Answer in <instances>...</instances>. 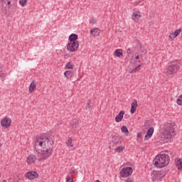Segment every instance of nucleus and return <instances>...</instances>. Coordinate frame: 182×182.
Returning <instances> with one entry per match:
<instances>
[{
  "mask_svg": "<svg viewBox=\"0 0 182 182\" xmlns=\"http://www.w3.org/2000/svg\"><path fill=\"white\" fill-rule=\"evenodd\" d=\"M66 182H73V178H72L70 176H68L66 178Z\"/></svg>",
  "mask_w": 182,
  "mask_h": 182,
  "instance_id": "f704fd0d",
  "label": "nucleus"
},
{
  "mask_svg": "<svg viewBox=\"0 0 182 182\" xmlns=\"http://www.w3.org/2000/svg\"><path fill=\"white\" fill-rule=\"evenodd\" d=\"M140 58V56L139 55H136V57H135V59H136V60H139Z\"/></svg>",
  "mask_w": 182,
  "mask_h": 182,
  "instance_id": "ea45409f",
  "label": "nucleus"
},
{
  "mask_svg": "<svg viewBox=\"0 0 182 182\" xmlns=\"http://www.w3.org/2000/svg\"><path fill=\"white\" fill-rule=\"evenodd\" d=\"M33 147L38 154L43 156L40 160H46L53 153V141L50 136L41 135L34 140Z\"/></svg>",
  "mask_w": 182,
  "mask_h": 182,
  "instance_id": "f257e3e1",
  "label": "nucleus"
},
{
  "mask_svg": "<svg viewBox=\"0 0 182 182\" xmlns=\"http://www.w3.org/2000/svg\"><path fill=\"white\" fill-rule=\"evenodd\" d=\"M70 42H76L77 41V34L72 33L69 36Z\"/></svg>",
  "mask_w": 182,
  "mask_h": 182,
  "instance_id": "5701e85b",
  "label": "nucleus"
},
{
  "mask_svg": "<svg viewBox=\"0 0 182 182\" xmlns=\"http://www.w3.org/2000/svg\"><path fill=\"white\" fill-rule=\"evenodd\" d=\"M168 39H170L171 41H173L174 39V35L173 34H170L168 36Z\"/></svg>",
  "mask_w": 182,
  "mask_h": 182,
  "instance_id": "c9c22d12",
  "label": "nucleus"
},
{
  "mask_svg": "<svg viewBox=\"0 0 182 182\" xmlns=\"http://www.w3.org/2000/svg\"><path fill=\"white\" fill-rule=\"evenodd\" d=\"M176 167L178 170H182V159H180L176 161Z\"/></svg>",
  "mask_w": 182,
  "mask_h": 182,
  "instance_id": "b1692460",
  "label": "nucleus"
},
{
  "mask_svg": "<svg viewBox=\"0 0 182 182\" xmlns=\"http://www.w3.org/2000/svg\"><path fill=\"white\" fill-rule=\"evenodd\" d=\"M125 182H133V180H132V178H128L125 181Z\"/></svg>",
  "mask_w": 182,
  "mask_h": 182,
  "instance_id": "4c0bfd02",
  "label": "nucleus"
},
{
  "mask_svg": "<svg viewBox=\"0 0 182 182\" xmlns=\"http://www.w3.org/2000/svg\"><path fill=\"white\" fill-rule=\"evenodd\" d=\"M24 176L28 180H35V178H38V177H39V174H38V172L35 171H28L26 173Z\"/></svg>",
  "mask_w": 182,
  "mask_h": 182,
  "instance_id": "1a4fd4ad",
  "label": "nucleus"
},
{
  "mask_svg": "<svg viewBox=\"0 0 182 182\" xmlns=\"http://www.w3.org/2000/svg\"><path fill=\"white\" fill-rule=\"evenodd\" d=\"M65 67L67 69H73V68H75V64L73 62H68L66 63Z\"/></svg>",
  "mask_w": 182,
  "mask_h": 182,
  "instance_id": "393cba45",
  "label": "nucleus"
},
{
  "mask_svg": "<svg viewBox=\"0 0 182 182\" xmlns=\"http://www.w3.org/2000/svg\"><path fill=\"white\" fill-rule=\"evenodd\" d=\"M151 176L152 181H161L163 177L166 176V172L163 170L153 171Z\"/></svg>",
  "mask_w": 182,
  "mask_h": 182,
  "instance_id": "39448f33",
  "label": "nucleus"
},
{
  "mask_svg": "<svg viewBox=\"0 0 182 182\" xmlns=\"http://www.w3.org/2000/svg\"><path fill=\"white\" fill-rule=\"evenodd\" d=\"M132 174H133V168L132 167L123 168L119 171V176L120 177H122V178L129 177V176H132Z\"/></svg>",
  "mask_w": 182,
  "mask_h": 182,
  "instance_id": "423d86ee",
  "label": "nucleus"
},
{
  "mask_svg": "<svg viewBox=\"0 0 182 182\" xmlns=\"http://www.w3.org/2000/svg\"><path fill=\"white\" fill-rule=\"evenodd\" d=\"M113 55L114 56H117V58H123V50L117 49L114 50Z\"/></svg>",
  "mask_w": 182,
  "mask_h": 182,
  "instance_id": "f3484780",
  "label": "nucleus"
},
{
  "mask_svg": "<svg viewBox=\"0 0 182 182\" xmlns=\"http://www.w3.org/2000/svg\"><path fill=\"white\" fill-rule=\"evenodd\" d=\"M0 77H6V72L5 70L1 71V74H0Z\"/></svg>",
  "mask_w": 182,
  "mask_h": 182,
  "instance_id": "72a5a7b5",
  "label": "nucleus"
},
{
  "mask_svg": "<svg viewBox=\"0 0 182 182\" xmlns=\"http://www.w3.org/2000/svg\"><path fill=\"white\" fill-rule=\"evenodd\" d=\"M2 1L6 5L8 8H11L12 5L15 4V1L14 0H2Z\"/></svg>",
  "mask_w": 182,
  "mask_h": 182,
  "instance_id": "aec40b11",
  "label": "nucleus"
},
{
  "mask_svg": "<svg viewBox=\"0 0 182 182\" xmlns=\"http://www.w3.org/2000/svg\"><path fill=\"white\" fill-rule=\"evenodd\" d=\"M124 111H120V112L115 117V122L117 123H120L122 120H123V116H124Z\"/></svg>",
  "mask_w": 182,
  "mask_h": 182,
  "instance_id": "2eb2a0df",
  "label": "nucleus"
},
{
  "mask_svg": "<svg viewBox=\"0 0 182 182\" xmlns=\"http://www.w3.org/2000/svg\"><path fill=\"white\" fill-rule=\"evenodd\" d=\"M137 137H141V132H138Z\"/></svg>",
  "mask_w": 182,
  "mask_h": 182,
  "instance_id": "58836bf2",
  "label": "nucleus"
},
{
  "mask_svg": "<svg viewBox=\"0 0 182 182\" xmlns=\"http://www.w3.org/2000/svg\"><path fill=\"white\" fill-rule=\"evenodd\" d=\"M181 28H178L175 31V32L173 33V38H177V36L178 35H180V33H181Z\"/></svg>",
  "mask_w": 182,
  "mask_h": 182,
  "instance_id": "cd10ccee",
  "label": "nucleus"
},
{
  "mask_svg": "<svg viewBox=\"0 0 182 182\" xmlns=\"http://www.w3.org/2000/svg\"><path fill=\"white\" fill-rule=\"evenodd\" d=\"M75 173V171H71V173Z\"/></svg>",
  "mask_w": 182,
  "mask_h": 182,
  "instance_id": "a19ab883",
  "label": "nucleus"
},
{
  "mask_svg": "<svg viewBox=\"0 0 182 182\" xmlns=\"http://www.w3.org/2000/svg\"><path fill=\"white\" fill-rule=\"evenodd\" d=\"M153 133H154V128L150 127L145 135L144 140H150L151 136H153Z\"/></svg>",
  "mask_w": 182,
  "mask_h": 182,
  "instance_id": "ddd939ff",
  "label": "nucleus"
},
{
  "mask_svg": "<svg viewBox=\"0 0 182 182\" xmlns=\"http://www.w3.org/2000/svg\"><path fill=\"white\" fill-rule=\"evenodd\" d=\"M127 55H130V53H132V49L128 48V49L127 50Z\"/></svg>",
  "mask_w": 182,
  "mask_h": 182,
  "instance_id": "e433bc0d",
  "label": "nucleus"
},
{
  "mask_svg": "<svg viewBox=\"0 0 182 182\" xmlns=\"http://www.w3.org/2000/svg\"><path fill=\"white\" fill-rule=\"evenodd\" d=\"M93 109V103L92 102V100H88L87 101L85 110H92Z\"/></svg>",
  "mask_w": 182,
  "mask_h": 182,
  "instance_id": "412c9836",
  "label": "nucleus"
},
{
  "mask_svg": "<svg viewBox=\"0 0 182 182\" xmlns=\"http://www.w3.org/2000/svg\"><path fill=\"white\" fill-rule=\"evenodd\" d=\"M2 182H6V181H3Z\"/></svg>",
  "mask_w": 182,
  "mask_h": 182,
  "instance_id": "79ce46f5",
  "label": "nucleus"
},
{
  "mask_svg": "<svg viewBox=\"0 0 182 182\" xmlns=\"http://www.w3.org/2000/svg\"><path fill=\"white\" fill-rule=\"evenodd\" d=\"M90 23H92V25H95V23H97V20H96L95 17H92L90 20Z\"/></svg>",
  "mask_w": 182,
  "mask_h": 182,
  "instance_id": "473e14b6",
  "label": "nucleus"
},
{
  "mask_svg": "<svg viewBox=\"0 0 182 182\" xmlns=\"http://www.w3.org/2000/svg\"><path fill=\"white\" fill-rule=\"evenodd\" d=\"M170 163V156L166 152H161L159 155H157L154 159V164L155 167L161 168L168 166Z\"/></svg>",
  "mask_w": 182,
  "mask_h": 182,
  "instance_id": "7ed1b4c3",
  "label": "nucleus"
},
{
  "mask_svg": "<svg viewBox=\"0 0 182 182\" xmlns=\"http://www.w3.org/2000/svg\"><path fill=\"white\" fill-rule=\"evenodd\" d=\"M36 89V83L35 80H33L29 86V92L30 93H33Z\"/></svg>",
  "mask_w": 182,
  "mask_h": 182,
  "instance_id": "a211bd4d",
  "label": "nucleus"
},
{
  "mask_svg": "<svg viewBox=\"0 0 182 182\" xmlns=\"http://www.w3.org/2000/svg\"><path fill=\"white\" fill-rule=\"evenodd\" d=\"M140 66H141V65H139L138 66L135 67L133 70H132L131 73H136V72H139L140 70Z\"/></svg>",
  "mask_w": 182,
  "mask_h": 182,
  "instance_id": "7c9ffc66",
  "label": "nucleus"
},
{
  "mask_svg": "<svg viewBox=\"0 0 182 182\" xmlns=\"http://www.w3.org/2000/svg\"><path fill=\"white\" fill-rule=\"evenodd\" d=\"M176 103L178 106H182V95L178 97Z\"/></svg>",
  "mask_w": 182,
  "mask_h": 182,
  "instance_id": "c756f323",
  "label": "nucleus"
},
{
  "mask_svg": "<svg viewBox=\"0 0 182 182\" xmlns=\"http://www.w3.org/2000/svg\"><path fill=\"white\" fill-rule=\"evenodd\" d=\"M92 36H99L100 35V29L99 28H94L90 31Z\"/></svg>",
  "mask_w": 182,
  "mask_h": 182,
  "instance_id": "dca6fc26",
  "label": "nucleus"
},
{
  "mask_svg": "<svg viewBox=\"0 0 182 182\" xmlns=\"http://www.w3.org/2000/svg\"><path fill=\"white\" fill-rule=\"evenodd\" d=\"M123 139L120 135L114 136L112 138V144L114 146H119V144H122Z\"/></svg>",
  "mask_w": 182,
  "mask_h": 182,
  "instance_id": "9d476101",
  "label": "nucleus"
},
{
  "mask_svg": "<svg viewBox=\"0 0 182 182\" xmlns=\"http://www.w3.org/2000/svg\"><path fill=\"white\" fill-rule=\"evenodd\" d=\"M137 100H134L133 102L131 105V114H134V113L136 112V110L137 109Z\"/></svg>",
  "mask_w": 182,
  "mask_h": 182,
  "instance_id": "4468645a",
  "label": "nucleus"
},
{
  "mask_svg": "<svg viewBox=\"0 0 182 182\" xmlns=\"http://www.w3.org/2000/svg\"><path fill=\"white\" fill-rule=\"evenodd\" d=\"M36 160H38L36 155L30 154L26 159V162L28 164H33Z\"/></svg>",
  "mask_w": 182,
  "mask_h": 182,
  "instance_id": "f8f14e48",
  "label": "nucleus"
},
{
  "mask_svg": "<svg viewBox=\"0 0 182 182\" xmlns=\"http://www.w3.org/2000/svg\"><path fill=\"white\" fill-rule=\"evenodd\" d=\"M12 123V120H11V119L9 118H4L3 119H1V124L3 127H6L8 128L11 126Z\"/></svg>",
  "mask_w": 182,
  "mask_h": 182,
  "instance_id": "9b49d317",
  "label": "nucleus"
},
{
  "mask_svg": "<svg viewBox=\"0 0 182 182\" xmlns=\"http://www.w3.org/2000/svg\"><path fill=\"white\" fill-rule=\"evenodd\" d=\"M67 49L69 52H76L79 49V41H70L67 44Z\"/></svg>",
  "mask_w": 182,
  "mask_h": 182,
  "instance_id": "0eeeda50",
  "label": "nucleus"
},
{
  "mask_svg": "<svg viewBox=\"0 0 182 182\" xmlns=\"http://www.w3.org/2000/svg\"><path fill=\"white\" fill-rule=\"evenodd\" d=\"M121 132H122V133H125V134H129V129H127V127L126 126H122L121 128Z\"/></svg>",
  "mask_w": 182,
  "mask_h": 182,
  "instance_id": "bb28decb",
  "label": "nucleus"
},
{
  "mask_svg": "<svg viewBox=\"0 0 182 182\" xmlns=\"http://www.w3.org/2000/svg\"><path fill=\"white\" fill-rule=\"evenodd\" d=\"M73 75H75V73L71 70H67L64 73L65 77H67L68 79H72Z\"/></svg>",
  "mask_w": 182,
  "mask_h": 182,
  "instance_id": "6ab92c4d",
  "label": "nucleus"
},
{
  "mask_svg": "<svg viewBox=\"0 0 182 182\" xmlns=\"http://www.w3.org/2000/svg\"><path fill=\"white\" fill-rule=\"evenodd\" d=\"M174 130H176L174 123H169L166 125L165 129L161 135V139L164 141V143H168L176 136Z\"/></svg>",
  "mask_w": 182,
  "mask_h": 182,
  "instance_id": "f03ea898",
  "label": "nucleus"
},
{
  "mask_svg": "<svg viewBox=\"0 0 182 182\" xmlns=\"http://www.w3.org/2000/svg\"><path fill=\"white\" fill-rule=\"evenodd\" d=\"M178 69H180L178 65L169 63L166 66V75H167V76H174V75L178 72Z\"/></svg>",
  "mask_w": 182,
  "mask_h": 182,
  "instance_id": "20e7f679",
  "label": "nucleus"
},
{
  "mask_svg": "<svg viewBox=\"0 0 182 182\" xmlns=\"http://www.w3.org/2000/svg\"><path fill=\"white\" fill-rule=\"evenodd\" d=\"M72 137H70L67 142H66V145L68 146V147H73V144H72Z\"/></svg>",
  "mask_w": 182,
  "mask_h": 182,
  "instance_id": "c85d7f7f",
  "label": "nucleus"
},
{
  "mask_svg": "<svg viewBox=\"0 0 182 182\" xmlns=\"http://www.w3.org/2000/svg\"><path fill=\"white\" fill-rule=\"evenodd\" d=\"M28 4V0H19V4L21 6H25Z\"/></svg>",
  "mask_w": 182,
  "mask_h": 182,
  "instance_id": "2f4dec72",
  "label": "nucleus"
},
{
  "mask_svg": "<svg viewBox=\"0 0 182 182\" xmlns=\"http://www.w3.org/2000/svg\"><path fill=\"white\" fill-rule=\"evenodd\" d=\"M141 16H140V12L139 11H135L132 14V19L133 21H139V19H140Z\"/></svg>",
  "mask_w": 182,
  "mask_h": 182,
  "instance_id": "4be33fe9",
  "label": "nucleus"
},
{
  "mask_svg": "<svg viewBox=\"0 0 182 182\" xmlns=\"http://www.w3.org/2000/svg\"><path fill=\"white\" fill-rule=\"evenodd\" d=\"M124 150V146H119L118 147H117L115 149V151H117V153H122V151H123Z\"/></svg>",
  "mask_w": 182,
  "mask_h": 182,
  "instance_id": "a878e982",
  "label": "nucleus"
},
{
  "mask_svg": "<svg viewBox=\"0 0 182 182\" xmlns=\"http://www.w3.org/2000/svg\"><path fill=\"white\" fill-rule=\"evenodd\" d=\"M79 127V122L76 119H73L70 123V132L71 133H76L77 132V128Z\"/></svg>",
  "mask_w": 182,
  "mask_h": 182,
  "instance_id": "6e6552de",
  "label": "nucleus"
}]
</instances>
